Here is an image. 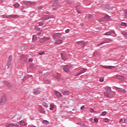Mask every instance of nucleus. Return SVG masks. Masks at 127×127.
Segmentation results:
<instances>
[{"mask_svg":"<svg viewBox=\"0 0 127 127\" xmlns=\"http://www.w3.org/2000/svg\"><path fill=\"white\" fill-rule=\"evenodd\" d=\"M52 4L54 10H56V9H58V8L61 7L60 3H59L58 0H52Z\"/></svg>","mask_w":127,"mask_h":127,"instance_id":"obj_1","label":"nucleus"},{"mask_svg":"<svg viewBox=\"0 0 127 127\" xmlns=\"http://www.w3.org/2000/svg\"><path fill=\"white\" fill-rule=\"evenodd\" d=\"M20 61L21 64H25L27 61V56L24 55H21L20 58Z\"/></svg>","mask_w":127,"mask_h":127,"instance_id":"obj_2","label":"nucleus"},{"mask_svg":"<svg viewBox=\"0 0 127 127\" xmlns=\"http://www.w3.org/2000/svg\"><path fill=\"white\" fill-rule=\"evenodd\" d=\"M6 102V95H3L1 97L0 101V105H2L5 104Z\"/></svg>","mask_w":127,"mask_h":127,"instance_id":"obj_3","label":"nucleus"},{"mask_svg":"<svg viewBox=\"0 0 127 127\" xmlns=\"http://www.w3.org/2000/svg\"><path fill=\"white\" fill-rule=\"evenodd\" d=\"M113 40L110 38L104 40L102 42L98 44V46H101V45H103L104 43H110L112 42Z\"/></svg>","mask_w":127,"mask_h":127,"instance_id":"obj_4","label":"nucleus"},{"mask_svg":"<svg viewBox=\"0 0 127 127\" xmlns=\"http://www.w3.org/2000/svg\"><path fill=\"white\" fill-rule=\"evenodd\" d=\"M86 43H87V42H85V41H80L76 42V44H78V45H81L83 48L86 46Z\"/></svg>","mask_w":127,"mask_h":127,"instance_id":"obj_5","label":"nucleus"},{"mask_svg":"<svg viewBox=\"0 0 127 127\" xmlns=\"http://www.w3.org/2000/svg\"><path fill=\"white\" fill-rule=\"evenodd\" d=\"M18 120H20V115H16L13 117L12 122H17Z\"/></svg>","mask_w":127,"mask_h":127,"instance_id":"obj_6","label":"nucleus"},{"mask_svg":"<svg viewBox=\"0 0 127 127\" xmlns=\"http://www.w3.org/2000/svg\"><path fill=\"white\" fill-rule=\"evenodd\" d=\"M113 34H116V31H110L109 32H107L104 34V35H112V36H114Z\"/></svg>","mask_w":127,"mask_h":127,"instance_id":"obj_7","label":"nucleus"},{"mask_svg":"<svg viewBox=\"0 0 127 127\" xmlns=\"http://www.w3.org/2000/svg\"><path fill=\"white\" fill-rule=\"evenodd\" d=\"M18 127V125L16 124H7L5 125V127Z\"/></svg>","mask_w":127,"mask_h":127,"instance_id":"obj_8","label":"nucleus"},{"mask_svg":"<svg viewBox=\"0 0 127 127\" xmlns=\"http://www.w3.org/2000/svg\"><path fill=\"white\" fill-rule=\"evenodd\" d=\"M69 69H70V65H65L64 67V72H66V73H68V72H69Z\"/></svg>","mask_w":127,"mask_h":127,"instance_id":"obj_9","label":"nucleus"},{"mask_svg":"<svg viewBox=\"0 0 127 127\" xmlns=\"http://www.w3.org/2000/svg\"><path fill=\"white\" fill-rule=\"evenodd\" d=\"M53 36H54L55 39H58L61 37V33H55L54 34Z\"/></svg>","mask_w":127,"mask_h":127,"instance_id":"obj_10","label":"nucleus"},{"mask_svg":"<svg viewBox=\"0 0 127 127\" xmlns=\"http://www.w3.org/2000/svg\"><path fill=\"white\" fill-rule=\"evenodd\" d=\"M110 18H111V16L109 15H106L103 18L102 20L103 21H109Z\"/></svg>","mask_w":127,"mask_h":127,"instance_id":"obj_11","label":"nucleus"},{"mask_svg":"<svg viewBox=\"0 0 127 127\" xmlns=\"http://www.w3.org/2000/svg\"><path fill=\"white\" fill-rule=\"evenodd\" d=\"M116 88L117 89H118V92H120V93H123V94H125L126 93V92H127L126 91V90H125L123 88H119V87H116Z\"/></svg>","mask_w":127,"mask_h":127,"instance_id":"obj_12","label":"nucleus"},{"mask_svg":"<svg viewBox=\"0 0 127 127\" xmlns=\"http://www.w3.org/2000/svg\"><path fill=\"white\" fill-rule=\"evenodd\" d=\"M86 71H87V69L84 68L83 69L80 70L78 74L75 75V76H79V75H81V74H83V73H85V72H86Z\"/></svg>","mask_w":127,"mask_h":127,"instance_id":"obj_13","label":"nucleus"},{"mask_svg":"<svg viewBox=\"0 0 127 127\" xmlns=\"http://www.w3.org/2000/svg\"><path fill=\"white\" fill-rule=\"evenodd\" d=\"M104 68H105V69H109L110 70H114L115 69V66H103Z\"/></svg>","mask_w":127,"mask_h":127,"instance_id":"obj_14","label":"nucleus"},{"mask_svg":"<svg viewBox=\"0 0 127 127\" xmlns=\"http://www.w3.org/2000/svg\"><path fill=\"white\" fill-rule=\"evenodd\" d=\"M55 93L56 97L58 98H60V97H62V94L58 91H55Z\"/></svg>","mask_w":127,"mask_h":127,"instance_id":"obj_15","label":"nucleus"},{"mask_svg":"<svg viewBox=\"0 0 127 127\" xmlns=\"http://www.w3.org/2000/svg\"><path fill=\"white\" fill-rule=\"evenodd\" d=\"M47 19H49V16L48 15H44L42 17V20H47Z\"/></svg>","mask_w":127,"mask_h":127,"instance_id":"obj_16","label":"nucleus"},{"mask_svg":"<svg viewBox=\"0 0 127 127\" xmlns=\"http://www.w3.org/2000/svg\"><path fill=\"white\" fill-rule=\"evenodd\" d=\"M75 9L78 12V13H82L81 12V10H80V6L79 5H77L75 6Z\"/></svg>","mask_w":127,"mask_h":127,"instance_id":"obj_17","label":"nucleus"},{"mask_svg":"<svg viewBox=\"0 0 127 127\" xmlns=\"http://www.w3.org/2000/svg\"><path fill=\"white\" fill-rule=\"evenodd\" d=\"M19 15H10L9 16V18H18Z\"/></svg>","mask_w":127,"mask_h":127,"instance_id":"obj_18","label":"nucleus"},{"mask_svg":"<svg viewBox=\"0 0 127 127\" xmlns=\"http://www.w3.org/2000/svg\"><path fill=\"white\" fill-rule=\"evenodd\" d=\"M41 91L39 89H34V94L35 95H38L39 94H40Z\"/></svg>","mask_w":127,"mask_h":127,"instance_id":"obj_19","label":"nucleus"},{"mask_svg":"<svg viewBox=\"0 0 127 127\" xmlns=\"http://www.w3.org/2000/svg\"><path fill=\"white\" fill-rule=\"evenodd\" d=\"M63 41L61 39L57 40L55 41V44H62Z\"/></svg>","mask_w":127,"mask_h":127,"instance_id":"obj_20","label":"nucleus"},{"mask_svg":"<svg viewBox=\"0 0 127 127\" xmlns=\"http://www.w3.org/2000/svg\"><path fill=\"white\" fill-rule=\"evenodd\" d=\"M35 4V3L33 1H28V6H32V5H34Z\"/></svg>","mask_w":127,"mask_h":127,"instance_id":"obj_21","label":"nucleus"},{"mask_svg":"<svg viewBox=\"0 0 127 127\" xmlns=\"http://www.w3.org/2000/svg\"><path fill=\"white\" fill-rule=\"evenodd\" d=\"M61 57L63 60H66V59H67V57L66 56V55H65V54L64 53L61 54Z\"/></svg>","mask_w":127,"mask_h":127,"instance_id":"obj_22","label":"nucleus"},{"mask_svg":"<svg viewBox=\"0 0 127 127\" xmlns=\"http://www.w3.org/2000/svg\"><path fill=\"white\" fill-rule=\"evenodd\" d=\"M19 124L21 127H24V126H25V122L24 121H20Z\"/></svg>","mask_w":127,"mask_h":127,"instance_id":"obj_23","label":"nucleus"},{"mask_svg":"<svg viewBox=\"0 0 127 127\" xmlns=\"http://www.w3.org/2000/svg\"><path fill=\"white\" fill-rule=\"evenodd\" d=\"M44 82H45V84H49L51 81H50V80H49L48 79V78H44Z\"/></svg>","mask_w":127,"mask_h":127,"instance_id":"obj_24","label":"nucleus"},{"mask_svg":"<svg viewBox=\"0 0 127 127\" xmlns=\"http://www.w3.org/2000/svg\"><path fill=\"white\" fill-rule=\"evenodd\" d=\"M88 17L89 19H90V20H93V19H94V15H93L89 14Z\"/></svg>","mask_w":127,"mask_h":127,"instance_id":"obj_25","label":"nucleus"},{"mask_svg":"<svg viewBox=\"0 0 127 127\" xmlns=\"http://www.w3.org/2000/svg\"><path fill=\"white\" fill-rule=\"evenodd\" d=\"M63 95H64V96H68L69 95V91L67 90V91H64L63 93Z\"/></svg>","mask_w":127,"mask_h":127,"instance_id":"obj_26","label":"nucleus"},{"mask_svg":"<svg viewBox=\"0 0 127 127\" xmlns=\"http://www.w3.org/2000/svg\"><path fill=\"white\" fill-rule=\"evenodd\" d=\"M105 10H112V7H110V6H105Z\"/></svg>","mask_w":127,"mask_h":127,"instance_id":"obj_27","label":"nucleus"},{"mask_svg":"<svg viewBox=\"0 0 127 127\" xmlns=\"http://www.w3.org/2000/svg\"><path fill=\"white\" fill-rule=\"evenodd\" d=\"M123 76L120 75H117L116 76V78L118 79V80H123Z\"/></svg>","mask_w":127,"mask_h":127,"instance_id":"obj_28","label":"nucleus"},{"mask_svg":"<svg viewBox=\"0 0 127 127\" xmlns=\"http://www.w3.org/2000/svg\"><path fill=\"white\" fill-rule=\"evenodd\" d=\"M38 110L39 112H40L41 114H43L44 113V110H43V108H42V107H39Z\"/></svg>","mask_w":127,"mask_h":127,"instance_id":"obj_29","label":"nucleus"},{"mask_svg":"<svg viewBox=\"0 0 127 127\" xmlns=\"http://www.w3.org/2000/svg\"><path fill=\"white\" fill-rule=\"evenodd\" d=\"M105 89L108 92H111V91H112V88L110 87H106Z\"/></svg>","mask_w":127,"mask_h":127,"instance_id":"obj_30","label":"nucleus"},{"mask_svg":"<svg viewBox=\"0 0 127 127\" xmlns=\"http://www.w3.org/2000/svg\"><path fill=\"white\" fill-rule=\"evenodd\" d=\"M42 105L44 108H48V104L46 102H43Z\"/></svg>","mask_w":127,"mask_h":127,"instance_id":"obj_31","label":"nucleus"},{"mask_svg":"<svg viewBox=\"0 0 127 127\" xmlns=\"http://www.w3.org/2000/svg\"><path fill=\"white\" fill-rule=\"evenodd\" d=\"M126 123V119H121L120 120V124H125Z\"/></svg>","mask_w":127,"mask_h":127,"instance_id":"obj_32","label":"nucleus"},{"mask_svg":"<svg viewBox=\"0 0 127 127\" xmlns=\"http://www.w3.org/2000/svg\"><path fill=\"white\" fill-rule=\"evenodd\" d=\"M8 68L11 65V62L10 61H7V64H6Z\"/></svg>","mask_w":127,"mask_h":127,"instance_id":"obj_33","label":"nucleus"},{"mask_svg":"<svg viewBox=\"0 0 127 127\" xmlns=\"http://www.w3.org/2000/svg\"><path fill=\"white\" fill-rule=\"evenodd\" d=\"M52 76L53 77H54V78H56V79H57V80H59L60 79V78H59V77H58V76H57L55 74H53Z\"/></svg>","mask_w":127,"mask_h":127,"instance_id":"obj_34","label":"nucleus"},{"mask_svg":"<svg viewBox=\"0 0 127 127\" xmlns=\"http://www.w3.org/2000/svg\"><path fill=\"white\" fill-rule=\"evenodd\" d=\"M43 124L44 125H48V124H49V122H48L47 120H43Z\"/></svg>","mask_w":127,"mask_h":127,"instance_id":"obj_35","label":"nucleus"},{"mask_svg":"<svg viewBox=\"0 0 127 127\" xmlns=\"http://www.w3.org/2000/svg\"><path fill=\"white\" fill-rule=\"evenodd\" d=\"M104 96H105V97H107V98H109L110 97H109L110 94L108 92H105L104 93Z\"/></svg>","mask_w":127,"mask_h":127,"instance_id":"obj_36","label":"nucleus"},{"mask_svg":"<svg viewBox=\"0 0 127 127\" xmlns=\"http://www.w3.org/2000/svg\"><path fill=\"white\" fill-rule=\"evenodd\" d=\"M44 24H45V22H40L38 26H42V25H44Z\"/></svg>","mask_w":127,"mask_h":127,"instance_id":"obj_37","label":"nucleus"},{"mask_svg":"<svg viewBox=\"0 0 127 127\" xmlns=\"http://www.w3.org/2000/svg\"><path fill=\"white\" fill-rule=\"evenodd\" d=\"M121 25H122V26H125L126 27H127V24L126 23H125V22H122L121 23Z\"/></svg>","mask_w":127,"mask_h":127,"instance_id":"obj_38","label":"nucleus"},{"mask_svg":"<svg viewBox=\"0 0 127 127\" xmlns=\"http://www.w3.org/2000/svg\"><path fill=\"white\" fill-rule=\"evenodd\" d=\"M106 115H107V112L104 111V112H103L100 114V116H106Z\"/></svg>","mask_w":127,"mask_h":127,"instance_id":"obj_39","label":"nucleus"},{"mask_svg":"<svg viewBox=\"0 0 127 127\" xmlns=\"http://www.w3.org/2000/svg\"><path fill=\"white\" fill-rule=\"evenodd\" d=\"M8 61H11V62L12 61V56L10 55L9 56L8 59Z\"/></svg>","mask_w":127,"mask_h":127,"instance_id":"obj_40","label":"nucleus"},{"mask_svg":"<svg viewBox=\"0 0 127 127\" xmlns=\"http://www.w3.org/2000/svg\"><path fill=\"white\" fill-rule=\"evenodd\" d=\"M35 29H36V30H37L38 31H39V30H40V28H39V25H37L35 26Z\"/></svg>","mask_w":127,"mask_h":127,"instance_id":"obj_41","label":"nucleus"},{"mask_svg":"<svg viewBox=\"0 0 127 127\" xmlns=\"http://www.w3.org/2000/svg\"><path fill=\"white\" fill-rule=\"evenodd\" d=\"M32 40H33V41H36V40H37V37L34 36V35L33 36V38H32Z\"/></svg>","mask_w":127,"mask_h":127,"instance_id":"obj_42","label":"nucleus"},{"mask_svg":"<svg viewBox=\"0 0 127 127\" xmlns=\"http://www.w3.org/2000/svg\"><path fill=\"white\" fill-rule=\"evenodd\" d=\"M14 6L15 8H17L18 7V6H19V4L18 3H16L15 4H14Z\"/></svg>","mask_w":127,"mask_h":127,"instance_id":"obj_43","label":"nucleus"},{"mask_svg":"<svg viewBox=\"0 0 127 127\" xmlns=\"http://www.w3.org/2000/svg\"><path fill=\"white\" fill-rule=\"evenodd\" d=\"M65 0L66 2H67V3H68V4H69V5L71 4V0Z\"/></svg>","mask_w":127,"mask_h":127,"instance_id":"obj_44","label":"nucleus"},{"mask_svg":"<svg viewBox=\"0 0 127 127\" xmlns=\"http://www.w3.org/2000/svg\"><path fill=\"white\" fill-rule=\"evenodd\" d=\"M50 110H51V111H52V110H53L54 109V105H50Z\"/></svg>","mask_w":127,"mask_h":127,"instance_id":"obj_45","label":"nucleus"},{"mask_svg":"<svg viewBox=\"0 0 127 127\" xmlns=\"http://www.w3.org/2000/svg\"><path fill=\"white\" fill-rule=\"evenodd\" d=\"M90 113H94V114H95L96 113V112L94 111V109H92V108L90 109Z\"/></svg>","mask_w":127,"mask_h":127,"instance_id":"obj_46","label":"nucleus"},{"mask_svg":"<svg viewBox=\"0 0 127 127\" xmlns=\"http://www.w3.org/2000/svg\"><path fill=\"white\" fill-rule=\"evenodd\" d=\"M99 81L100 82H104V77H100Z\"/></svg>","mask_w":127,"mask_h":127,"instance_id":"obj_47","label":"nucleus"},{"mask_svg":"<svg viewBox=\"0 0 127 127\" xmlns=\"http://www.w3.org/2000/svg\"><path fill=\"white\" fill-rule=\"evenodd\" d=\"M38 54L39 55H43V54H44V52H39Z\"/></svg>","mask_w":127,"mask_h":127,"instance_id":"obj_48","label":"nucleus"},{"mask_svg":"<svg viewBox=\"0 0 127 127\" xmlns=\"http://www.w3.org/2000/svg\"><path fill=\"white\" fill-rule=\"evenodd\" d=\"M23 3H24V4H26V5H27L28 4V1H24Z\"/></svg>","mask_w":127,"mask_h":127,"instance_id":"obj_49","label":"nucleus"},{"mask_svg":"<svg viewBox=\"0 0 127 127\" xmlns=\"http://www.w3.org/2000/svg\"><path fill=\"white\" fill-rule=\"evenodd\" d=\"M80 126L82 127H87V126H86L84 123L80 124Z\"/></svg>","mask_w":127,"mask_h":127,"instance_id":"obj_50","label":"nucleus"},{"mask_svg":"<svg viewBox=\"0 0 127 127\" xmlns=\"http://www.w3.org/2000/svg\"><path fill=\"white\" fill-rule=\"evenodd\" d=\"M94 122H95L96 123H98L99 122V120H98V119H97V118H94Z\"/></svg>","mask_w":127,"mask_h":127,"instance_id":"obj_51","label":"nucleus"},{"mask_svg":"<svg viewBox=\"0 0 127 127\" xmlns=\"http://www.w3.org/2000/svg\"><path fill=\"white\" fill-rule=\"evenodd\" d=\"M104 122L105 123H109V119L108 118H105V120H104Z\"/></svg>","mask_w":127,"mask_h":127,"instance_id":"obj_52","label":"nucleus"},{"mask_svg":"<svg viewBox=\"0 0 127 127\" xmlns=\"http://www.w3.org/2000/svg\"><path fill=\"white\" fill-rule=\"evenodd\" d=\"M123 34L124 35L125 37H126V39H127V33H123Z\"/></svg>","mask_w":127,"mask_h":127,"instance_id":"obj_53","label":"nucleus"},{"mask_svg":"<svg viewBox=\"0 0 127 127\" xmlns=\"http://www.w3.org/2000/svg\"><path fill=\"white\" fill-rule=\"evenodd\" d=\"M49 16V18H55V16L54 15H51Z\"/></svg>","mask_w":127,"mask_h":127,"instance_id":"obj_54","label":"nucleus"},{"mask_svg":"<svg viewBox=\"0 0 127 127\" xmlns=\"http://www.w3.org/2000/svg\"><path fill=\"white\" fill-rule=\"evenodd\" d=\"M70 31V30H69L68 29H66L65 31V32L66 33H69V32Z\"/></svg>","mask_w":127,"mask_h":127,"instance_id":"obj_55","label":"nucleus"},{"mask_svg":"<svg viewBox=\"0 0 127 127\" xmlns=\"http://www.w3.org/2000/svg\"><path fill=\"white\" fill-rule=\"evenodd\" d=\"M30 68H34V64H30Z\"/></svg>","mask_w":127,"mask_h":127,"instance_id":"obj_56","label":"nucleus"},{"mask_svg":"<svg viewBox=\"0 0 127 127\" xmlns=\"http://www.w3.org/2000/svg\"><path fill=\"white\" fill-rule=\"evenodd\" d=\"M33 61V60L32 59V58H30L29 59V62H32Z\"/></svg>","mask_w":127,"mask_h":127,"instance_id":"obj_57","label":"nucleus"},{"mask_svg":"<svg viewBox=\"0 0 127 127\" xmlns=\"http://www.w3.org/2000/svg\"><path fill=\"white\" fill-rule=\"evenodd\" d=\"M84 108H85V106H82L81 107L80 109L81 110H84Z\"/></svg>","mask_w":127,"mask_h":127,"instance_id":"obj_58","label":"nucleus"},{"mask_svg":"<svg viewBox=\"0 0 127 127\" xmlns=\"http://www.w3.org/2000/svg\"><path fill=\"white\" fill-rule=\"evenodd\" d=\"M38 9H42V7L41 6L38 7Z\"/></svg>","mask_w":127,"mask_h":127,"instance_id":"obj_59","label":"nucleus"},{"mask_svg":"<svg viewBox=\"0 0 127 127\" xmlns=\"http://www.w3.org/2000/svg\"><path fill=\"white\" fill-rule=\"evenodd\" d=\"M1 17H2V18H5V16L4 15H2L1 16Z\"/></svg>","mask_w":127,"mask_h":127,"instance_id":"obj_60","label":"nucleus"},{"mask_svg":"<svg viewBox=\"0 0 127 127\" xmlns=\"http://www.w3.org/2000/svg\"><path fill=\"white\" fill-rule=\"evenodd\" d=\"M40 34H41V32H39L38 33V35H40Z\"/></svg>","mask_w":127,"mask_h":127,"instance_id":"obj_61","label":"nucleus"},{"mask_svg":"<svg viewBox=\"0 0 127 127\" xmlns=\"http://www.w3.org/2000/svg\"><path fill=\"white\" fill-rule=\"evenodd\" d=\"M4 83L5 84H8V82L7 81H4Z\"/></svg>","mask_w":127,"mask_h":127,"instance_id":"obj_62","label":"nucleus"},{"mask_svg":"<svg viewBox=\"0 0 127 127\" xmlns=\"http://www.w3.org/2000/svg\"><path fill=\"white\" fill-rule=\"evenodd\" d=\"M80 25H82V26H83L84 25V24L83 23H81Z\"/></svg>","mask_w":127,"mask_h":127,"instance_id":"obj_63","label":"nucleus"},{"mask_svg":"<svg viewBox=\"0 0 127 127\" xmlns=\"http://www.w3.org/2000/svg\"><path fill=\"white\" fill-rule=\"evenodd\" d=\"M6 18H9V16H6Z\"/></svg>","mask_w":127,"mask_h":127,"instance_id":"obj_64","label":"nucleus"}]
</instances>
